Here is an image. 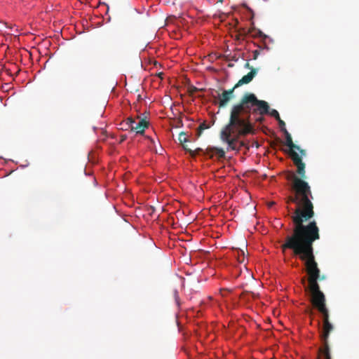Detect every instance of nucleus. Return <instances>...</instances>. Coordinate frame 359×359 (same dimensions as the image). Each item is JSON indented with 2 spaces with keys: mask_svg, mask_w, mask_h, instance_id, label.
I'll use <instances>...</instances> for the list:
<instances>
[{
  "mask_svg": "<svg viewBox=\"0 0 359 359\" xmlns=\"http://www.w3.org/2000/svg\"><path fill=\"white\" fill-rule=\"evenodd\" d=\"M269 109V104L258 100L254 93L244 94L240 102L231 107L229 123L220 132V140L227 144L226 150L239 151L245 145L243 142L239 141L240 137L255 133L251 115H260L255 121L262 123V116L267 114Z\"/></svg>",
  "mask_w": 359,
  "mask_h": 359,
  "instance_id": "1",
  "label": "nucleus"
},
{
  "mask_svg": "<svg viewBox=\"0 0 359 359\" xmlns=\"http://www.w3.org/2000/svg\"><path fill=\"white\" fill-rule=\"evenodd\" d=\"M308 229L292 231L291 234L285 237L281 249L283 251L291 250L293 255L304 262L309 276V285H313L318 284V280H323L325 276H320V270L314 255L313 243L320 238L319 229Z\"/></svg>",
  "mask_w": 359,
  "mask_h": 359,
  "instance_id": "2",
  "label": "nucleus"
},
{
  "mask_svg": "<svg viewBox=\"0 0 359 359\" xmlns=\"http://www.w3.org/2000/svg\"><path fill=\"white\" fill-rule=\"evenodd\" d=\"M292 190L303 205L302 208H296L293 215L291 216L294 224L292 231L307 230L308 228L319 229L316 221H311L306 225L304 224V222L310 221L315 215L310 186L304 180L294 174L292 176Z\"/></svg>",
  "mask_w": 359,
  "mask_h": 359,
  "instance_id": "3",
  "label": "nucleus"
},
{
  "mask_svg": "<svg viewBox=\"0 0 359 359\" xmlns=\"http://www.w3.org/2000/svg\"><path fill=\"white\" fill-rule=\"evenodd\" d=\"M306 290L311 295V302L313 306L318 311L326 308V299L323 292L320 289L319 284L309 285Z\"/></svg>",
  "mask_w": 359,
  "mask_h": 359,
  "instance_id": "4",
  "label": "nucleus"
},
{
  "mask_svg": "<svg viewBox=\"0 0 359 359\" xmlns=\"http://www.w3.org/2000/svg\"><path fill=\"white\" fill-rule=\"evenodd\" d=\"M183 148L189 152L192 156L196 155H199L203 154L205 156H208L210 158H212L214 155H216L218 159L224 158L225 151L223 149L215 147H208L205 150L201 148H197L194 151L189 149L187 146L184 144H182Z\"/></svg>",
  "mask_w": 359,
  "mask_h": 359,
  "instance_id": "5",
  "label": "nucleus"
},
{
  "mask_svg": "<svg viewBox=\"0 0 359 359\" xmlns=\"http://www.w3.org/2000/svg\"><path fill=\"white\" fill-rule=\"evenodd\" d=\"M333 329L334 327L331 323L323 325V332L320 337L323 343V347L319 349V352L325 359H332L328 345V338L330 333L333 330ZM317 359H320V358L318 357Z\"/></svg>",
  "mask_w": 359,
  "mask_h": 359,
  "instance_id": "6",
  "label": "nucleus"
},
{
  "mask_svg": "<svg viewBox=\"0 0 359 359\" xmlns=\"http://www.w3.org/2000/svg\"><path fill=\"white\" fill-rule=\"evenodd\" d=\"M290 158L297 167V172L299 175V178L302 180L305 179L306 177L305 163L302 161V157L296 151H291Z\"/></svg>",
  "mask_w": 359,
  "mask_h": 359,
  "instance_id": "7",
  "label": "nucleus"
},
{
  "mask_svg": "<svg viewBox=\"0 0 359 359\" xmlns=\"http://www.w3.org/2000/svg\"><path fill=\"white\" fill-rule=\"evenodd\" d=\"M235 89L233 86L231 89L224 90L222 93H218L217 104L219 108L225 107L233 99Z\"/></svg>",
  "mask_w": 359,
  "mask_h": 359,
  "instance_id": "8",
  "label": "nucleus"
},
{
  "mask_svg": "<svg viewBox=\"0 0 359 359\" xmlns=\"http://www.w3.org/2000/svg\"><path fill=\"white\" fill-rule=\"evenodd\" d=\"M256 74H257V69L255 68H252V70L249 73H248L246 75L243 76L237 82V83L234 86V88H237L243 84L249 83L250 82L252 81V80L253 79V78L255 76Z\"/></svg>",
  "mask_w": 359,
  "mask_h": 359,
  "instance_id": "9",
  "label": "nucleus"
},
{
  "mask_svg": "<svg viewBox=\"0 0 359 359\" xmlns=\"http://www.w3.org/2000/svg\"><path fill=\"white\" fill-rule=\"evenodd\" d=\"M149 122L144 118L140 119L137 123L135 122L131 128L129 129L131 131H135L137 134H142L144 132L145 128H148Z\"/></svg>",
  "mask_w": 359,
  "mask_h": 359,
  "instance_id": "10",
  "label": "nucleus"
},
{
  "mask_svg": "<svg viewBox=\"0 0 359 359\" xmlns=\"http://www.w3.org/2000/svg\"><path fill=\"white\" fill-rule=\"evenodd\" d=\"M284 133L285 135L286 140L285 144L290 148L288 154L290 156V152L295 151L294 149H299V147L293 143L292 137L286 128H284Z\"/></svg>",
  "mask_w": 359,
  "mask_h": 359,
  "instance_id": "11",
  "label": "nucleus"
},
{
  "mask_svg": "<svg viewBox=\"0 0 359 359\" xmlns=\"http://www.w3.org/2000/svg\"><path fill=\"white\" fill-rule=\"evenodd\" d=\"M287 203H293L297 204L296 208H302V203L300 202V199L294 194L293 196H290L287 198Z\"/></svg>",
  "mask_w": 359,
  "mask_h": 359,
  "instance_id": "12",
  "label": "nucleus"
},
{
  "mask_svg": "<svg viewBox=\"0 0 359 359\" xmlns=\"http://www.w3.org/2000/svg\"><path fill=\"white\" fill-rule=\"evenodd\" d=\"M135 123V120L132 117H128L123 123H121V125H127V127L125 128L126 130H129L131 126Z\"/></svg>",
  "mask_w": 359,
  "mask_h": 359,
  "instance_id": "13",
  "label": "nucleus"
},
{
  "mask_svg": "<svg viewBox=\"0 0 359 359\" xmlns=\"http://www.w3.org/2000/svg\"><path fill=\"white\" fill-rule=\"evenodd\" d=\"M321 315H322V317H323V320H328L330 319V313H329V310L326 307V308H324L321 310H319L318 311Z\"/></svg>",
  "mask_w": 359,
  "mask_h": 359,
  "instance_id": "14",
  "label": "nucleus"
},
{
  "mask_svg": "<svg viewBox=\"0 0 359 359\" xmlns=\"http://www.w3.org/2000/svg\"><path fill=\"white\" fill-rule=\"evenodd\" d=\"M178 140L182 144L188 142V139L187 137V135L184 133H180L179 135Z\"/></svg>",
  "mask_w": 359,
  "mask_h": 359,
  "instance_id": "15",
  "label": "nucleus"
},
{
  "mask_svg": "<svg viewBox=\"0 0 359 359\" xmlns=\"http://www.w3.org/2000/svg\"><path fill=\"white\" fill-rule=\"evenodd\" d=\"M268 114L274 117L276 120L280 118L278 111L276 109H271V111L269 110Z\"/></svg>",
  "mask_w": 359,
  "mask_h": 359,
  "instance_id": "16",
  "label": "nucleus"
},
{
  "mask_svg": "<svg viewBox=\"0 0 359 359\" xmlns=\"http://www.w3.org/2000/svg\"><path fill=\"white\" fill-rule=\"evenodd\" d=\"M208 128H209V126L205 123H201L198 127V135L200 136L201 135L203 130H204L205 129H207Z\"/></svg>",
  "mask_w": 359,
  "mask_h": 359,
  "instance_id": "17",
  "label": "nucleus"
},
{
  "mask_svg": "<svg viewBox=\"0 0 359 359\" xmlns=\"http://www.w3.org/2000/svg\"><path fill=\"white\" fill-rule=\"evenodd\" d=\"M238 260L239 262H243L245 259V253L243 250H238Z\"/></svg>",
  "mask_w": 359,
  "mask_h": 359,
  "instance_id": "18",
  "label": "nucleus"
},
{
  "mask_svg": "<svg viewBox=\"0 0 359 359\" xmlns=\"http://www.w3.org/2000/svg\"><path fill=\"white\" fill-rule=\"evenodd\" d=\"M255 37H260L262 39H266L267 36L264 34L262 31L259 29L257 30L256 34L254 35Z\"/></svg>",
  "mask_w": 359,
  "mask_h": 359,
  "instance_id": "19",
  "label": "nucleus"
},
{
  "mask_svg": "<svg viewBox=\"0 0 359 359\" xmlns=\"http://www.w3.org/2000/svg\"><path fill=\"white\" fill-rule=\"evenodd\" d=\"M255 30V28H251L248 30H246L245 29H242V30L240 31V34L243 36H246L248 34L251 33L252 31Z\"/></svg>",
  "mask_w": 359,
  "mask_h": 359,
  "instance_id": "20",
  "label": "nucleus"
},
{
  "mask_svg": "<svg viewBox=\"0 0 359 359\" xmlns=\"http://www.w3.org/2000/svg\"><path fill=\"white\" fill-rule=\"evenodd\" d=\"M173 296H174V298H175L177 305L179 306H180V297H179L178 292L177 290H175L173 292Z\"/></svg>",
  "mask_w": 359,
  "mask_h": 359,
  "instance_id": "21",
  "label": "nucleus"
},
{
  "mask_svg": "<svg viewBox=\"0 0 359 359\" xmlns=\"http://www.w3.org/2000/svg\"><path fill=\"white\" fill-rule=\"evenodd\" d=\"M280 130L284 133V128H285V123L280 118L277 120Z\"/></svg>",
  "mask_w": 359,
  "mask_h": 359,
  "instance_id": "22",
  "label": "nucleus"
},
{
  "mask_svg": "<svg viewBox=\"0 0 359 359\" xmlns=\"http://www.w3.org/2000/svg\"><path fill=\"white\" fill-rule=\"evenodd\" d=\"M253 54V59L256 60L259 55V51L258 50H255L252 52Z\"/></svg>",
  "mask_w": 359,
  "mask_h": 359,
  "instance_id": "23",
  "label": "nucleus"
},
{
  "mask_svg": "<svg viewBox=\"0 0 359 359\" xmlns=\"http://www.w3.org/2000/svg\"><path fill=\"white\" fill-rule=\"evenodd\" d=\"M297 150L299 151V153L301 154V156H300L301 157L306 156V151L304 149H302L299 148V149H297Z\"/></svg>",
  "mask_w": 359,
  "mask_h": 359,
  "instance_id": "24",
  "label": "nucleus"
},
{
  "mask_svg": "<svg viewBox=\"0 0 359 359\" xmlns=\"http://www.w3.org/2000/svg\"><path fill=\"white\" fill-rule=\"evenodd\" d=\"M245 67L247 68V69H250V70H252V68H253L252 67H251L249 64V62H246L245 65Z\"/></svg>",
  "mask_w": 359,
  "mask_h": 359,
  "instance_id": "25",
  "label": "nucleus"
},
{
  "mask_svg": "<svg viewBox=\"0 0 359 359\" xmlns=\"http://www.w3.org/2000/svg\"><path fill=\"white\" fill-rule=\"evenodd\" d=\"M323 325H325V324H327V323H330V319H328V320H323Z\"/></svg>",
  "mask_w": 359,
  "mask_h": 359,
  "instance_id": "26",
  "label": "nucleus"
},
{
  "mask_svg": "<svg viewBox=\"0 0 359 359\" xmlns=\"http://www.w3.org/2000/svg\"><path fill=\"white\" fill-rule=\"evenodd\" d=\"M126 139V135H123V136L121 137V142L124 141Z\"/></svg>",
  "mask_w": 359,
  "mask_h": 359,
  "instance_id": "27",
  "label": "nucleus"
},
{
  "mask_svg": "<svg viewBox=\"0 0 359 359\" xmlns=\"http://www.w3.org/2000/svg\"><path fill=\"white\" fill-rule=\"evenodd\" d=\"M250 294L252 296V298H255L256 297V294L253 292H250Z\"/></svg>",
  "mask_w": 359,
  "mask_h": 359,
  "instance_id": "28",
  "label": "nucleus"
},
{
  "mask_svg": "<svg viewBox=\"0 0 359 359\" xmlns=\"http://www.w3.org/2000/svg\"><path fill=\"white\" fill-rule=\"evenodd\" d=\"M121 129H122V130H125V128L127 127V125H121Z\"/></svg>",
  "mask_w": 359,
  "mask_h": 359,
  "instance_id": "29",
  "label": "nucleus"
},
{
  "mask_svg": "<svg viewBox=\"0 0 359 359\" xmlns=\"http://www.w3.org/2000/svg\"><path fill=\"white\" fill-rule=\"evenodd\" d=\"M274 203H275L274 202H271V203H269V206L271 207L272 205H274Z\"/></svg>",
  "mask_w": 359,
  "mask_h": 359,
  "instance_id": "30",
  "label": "nucleus"
},
{
  "mask_svg": "<svg viewBox=\"0 0 359 359\" xmlns=\"http://www.w3.org/2000/svg\"><path fill=\"white\" fill-rule=\"evenodd\" d=\"M162 75H163V73H162V72H161V73H159V74H158V76L161 79H162V78H163V77H162Z\"/></svg>",
  "mask_w": 359,
  "mask_h": 359,
  "instance_id": "31",
  "label": "nucleus"
},
{
  "mask_svg": "<svg viewBox=\"0 0 359 359\" xmlns=\"http://www.w3.org/2000/svg\"><path fill=\"white\" fill-rule=\"evenodd\" d=\"M223 1H224V0H218V2H219V3H221V4H222V3H223Z\"/></svg>",
  "mask_w": 359,
  "mask_h": 359,
  "instance_id": "32",
  "label": "nucleus"
}]
</instances>
